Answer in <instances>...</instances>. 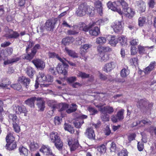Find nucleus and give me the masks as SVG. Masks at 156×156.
I'll return each mask as SVG.
<instances>
[{"instance_id": "1", "label": "nucleus", "mask_w": 156, "mask_h": 156, "mask_svg": "<svg viewBox=\"0 0 156 156\" xmlns=\"http://www.w3.org/2000/svg\"><path fill=\"white\" fill-rule=\"evenodd\" d=\"M153 105L152 103H149L145 99L139 100L137 104V106L140 108L141 111L147 113L151 110Z\"/></svg>"}, {"instance_id": "2", "label": "nucleus", "mask_w": 156, "mask_h": 156, "mask_svg": "<svg viewBox=\"0 0 156 156\" xmlns=\"http://www.w3.org/2000/svg\"><path fill=\"white\" fill-rule=\"evenodd\" d=\"M122 13L120 15L124 14L127 17L129 18H132L135 14L134 9L128 7V4L124 1L122 2Z\"/></svg>"}, {"instance_id": "3", "label": "nucleus", "mask_w": 156, "mask_h": 156, "mask_svg": "<svg viewBox=\"0 0 156 156\" xmlns=\"http://www.w3.org/2000/svg\"><path fill=\"white\" fill-rule=\"evenodd\" d=\"M124 1V0H118L112 2L109 1L107 4L108 8L111 10L118 12L119 14L122 13L121 9L118 6L120 5H122V2Z\"/></svg>"}, {"instance_id": "4", "label": "nucleus", "mask_w": 156, "mask_h": 156, "mask_svg": "<svg viewBox=\"0 0 156 156\" xmlns=\"http://www.w3.org/2000/svg\"><path fill=\"white\" fill-rule=\"evenodd\" d=\"M53 77L51 75H46L43 73H39L37 79L36 80V83L35 84L36 88L38 87L37 85V83H43L45 82H51L53 81Z\"/></svg>"}, {"instance_id": "5", "label": "nucleus", "mask_w": 156, "mask_h": 156, "mask_svg": "<svg viewBox=\"0 0 156 156\" xmlns=\"http://www.w3.org/2000/svg\"><path fill=\"white\" fill-rule=\"evenodd\" d=\"M66 59H65L64 62H62V64L58 63L56 68L57 72L59 74H62L64 75H66L67 73V69L68 65L66 63Z\"/></svg>"}, {"instance_id": "6", "label": "nucleus", "mask_w": 156, "mask_h": 156, "mask_svg": "<svg viewBox=\"0 0 156 156\" xmlns=\"http://www.w3.org/2000/svg\"><path fill=\"white\" fill-rule=\"evenodd\" d=\"M40 48V46L39 44H37L31 50V51H28L27 53V54L25 56V59L29 60H31L36 54L37 50Z\"/></svg>"}, {"instance_id": "7", "label": "nucleus", "mask_w": 156, "mask_h": 156, "mask_svg": "<svg viewBox=\"0 0 156 156\" xmlns=\"http://www.w3.org/2000/svg\"><path fill=\"white\" fill-rule=\"evenodd\" d=\"M68 144L70 147L71 151H74L79 146V143L76 139H69L68 140Z\"/></svg>"}, {"instance_id": "8", "label": "nucleus", "mask_w": 156, "mask_h": 156, "mask_svg": "<svg viewBox=\"0 0 156 156\" xmlns=\"http://www.w3.org/2000/svg\"><path fill=\"white\" fill-rule=\"evenodd\" d=\"M112 27L116 33L121 32L123 29L122 22L119 21H116L112 25Z\"/></svg>"}, {"instance_id": "9", "label": "nucleus", "mask_w": 156, "mask_h": 156, "mask_svg": "<svg viewBox=\"0 0 156 156\" xmlns=\"http://www.w3.org/2000/svg\"><path fill=\"white\" fill-rule=\"evenodd\" d=\"M40 152L44 156H49L54 155L48 146H43L40 150Z\"/></svg>"}, {"instance_id": "10", "label": "nucleus", "mask_w": 156, "mask_h": 156, "mask_svg": "<svg viewBox=\"0 0 156 156\" xmlns=\"http://www.w3.org/2000/svg\"><path fill=\"white\" fill-rule=\"evenodd\" d=\"M96 107L100 108V111L101 113H106L111 114L114 111L113 107L109 106H107L103 108H101L100 105H97L96 106Z\"/></svg>"}, {"instance_id": "11", "label": "nucleus", "mask_w": 156, "mask_h": 156, "mask_svg": "<svg viewBox=\"0 0 156 156\" xmlns=\"http://www.w3.org/2000/svg\"><path fill=\"white\" fill-rule=\"evenodd\" d=\"M85 134L86 136L90 139L94 140L95 139V135L92 128H87L85 133Z\"/></svg>"}, {"instance_id": "12", "label": "nucleus", "mask_w": 156, "mask_h": 156, "mask_svg": "<svg viewBox=\"0 0 156 156\" xmlns=\"http://www.w3.org/2000/svg\"><path fill=\"white\" fill-rule=\"evenodd\" d=\"M32 62L37 68L41 69H43L45 66V63L40 59H36L32 60Z\"/></svg>"}, {"instance_id": "13", "label": "nucleus", "mask_w": 156, "mask_h": 156, "mask_svg": "<svg viewBox=\"0 0 156 156\" xmlns=\"http://www.w3.org/2000/svg\"><path fill=\"white\" fill-rule=\"evenodd\" d=\"M55 24L54 20H48L45 23V28L48 30H51L54 28Z\"/></svg>"}, {"instance_id": "14", "label": "nucleus", "mask_w": 156, "mask_h": 156, "mask_svg": "<svg viewBox=\"0 0 156 156\" xmlns=\"http://www.w3.org/2000/svg\"><path fill=\"white\" fill-rule=\"evenodd\" d=\"M26 107L23 105H15L14 107V110L16 113L18 114H20L24 112L26 109Z\"/></svg>"}, {"instance_id": "15", "label": "nucleus", "mask_w": 156, "mask_h": 156, "mask_svg": "<svg viewBox=\"0 0 156 156\" xmlns=\"http://www.w3.org/2000/svg\"><path fill=\"white\" fill-rule=\"evenodd\" d=\"M18 80L19 82L23 83L27 88L29 86L30 82V80L29 78L24 76L20 77Z\"/></svg>"}, {"instance_id": "16", "label": "nucleus", "mask_w": 156, "mask_h": 156, "mask_svg": "<svg viewBox=\"0 0 156 156\" xmlns=\"http://www.w3.org/2000/svg\"><path fill=\"white\" fill-rule=\"evenodd\" d=\"M115 67V63L111 62L106 64L103 68V70L106 72H108L112 70Z\"/></svg>"}, {"instance_id": "17", "label": "nucleus", "mask_w": 156, "mask_h": 156, "mask_svg": "<svg viewBox=\"0 0 156 156\" xmlns=\"http://www.w3.org/2000/svg\"><path fill=\"white\" fill-rule=\"evenodd\" d=\"M13 49L11 47H8L5 51H2L0 56L2 57H6L8 55H10L13 52Z\"/></svg>"}, {"instance_id": "18", "label": "nucleus", "mask_w": 156, "mask_h": 156, "mask_svg": "<svg viewBox=\"0 0 156 156\" xmlns=\"http://www.w3.org/2000/svg\"><path fill=\"white\" fill-rule=\"evenodd\" d=\"M77 107V105L74 103H72L70 105L68 104V107L66 112L68 114L75 112L76 110Z\"/></svg>"}, {"instance_id": "19", "label": "nucleus", "mask_w": 156, "mask_h": 156, "mask_svg": "<svg viewBox=\"0 0 156 156\" xmlns=\"http://www.w3.org/2000/svg\"><path fill=\"white\" fill-rule=\"evenodd\" d=\"M36 100L38 101L37 104L38 108L40 111H43L45 107L44 101L41 98H37Z\"/></svg>"}, {"instance_id": "20", "label": "nucleus", "mask_w": 156, "mask_h": 156, "mask_svg": "<svg viewBox=\"0 0 156 156\" xmlns=\"http://www.w3.org/2000/svg\"><path fill=\"white\" fill-rule=\"evenodd\" d=\"M75 39L72 37H67L63 38L62 41V43L65 45H69L74 41Z\"/></svg>"}, {"instance_id": "21", "label": "nucleus", "mask_w": 156, "mask_h": 156, "mask_svg": "<svg viewBox=\"0 0 156 156\" xmlns=\"http://www.w3.org/2000/svg\"><path fill=\"white\" fill-rule=\"evenodd\" d=\"M10 34H6L5 36L8 39L16 38L20 36V34L16 31H14L12 30L9 31Z\"/></svg>"}, {"instance_id": "22", "label": "nucleus", "mask_w": 156, "mask_h": 156, "mask_svg": "<svg viewBox=\"0 0 156 156\" xmlns=\"http://www.w3.org/2000/svg\"><path fill=\"white\" fill-rule=\"evenodd\" d=\"M100 32V29L97 27H94L89 31V34L91 36H97L99 34Z\"/></svg>"}, {"instance_id": "23", "label": "nucleus", "mask_w": 156, "mask_h": 156, "mask_svg": "<svg viewBox=\"0 0 156 156\" xmlns=\"http://www.w3.org/2000/svg\"><path fill=\"white\" fill-rule=\"evenodd\" d=\"M48 56L50 58H56L60 61L62 62H64L65 58H60L58 54L55 52H49L48 53Z\"/></svg>"}, {"instance_id": "24", "label": "nucleus", "mask_w": 156, "mask_h": 156, "mask_svg": "<svg viewBox=\"0 0 156 156\" xmlns=\"http://www.w3.org/2000/svg\"><path fill=\"white\" fill-rule=\"evenodd\" d=\"M153 48V46H151L150 47H144L140 45L138 46L139 53L140 54H145L146 53V51L147 50V49H152Z\"/></svg>"}, {"instance_id": "25", "label": "nucleus", "mask_w": 156, "mask_h": 156, "mask_svg": "<svg viewBox=\"0 0 156 156\" xmlns=\"http://www.w3.org/2000/svg\"><path fill=\"white\" fill-rule=\"evenodd\" d=\"M94 5L98 12L101 16L102 14V7L101 2L99 1H97L95 2Z\"/></svg>"}, {"instance_id": "26", "label": "nucleus", "mask_w": 156, "mask_h": 156, "mask_svg": "<svg viewBox=\"0 0 156 156\" xmlns=\"http://www.w3.org/2000/svg\"><path fill=\"white\" fill-rule=\"evenodd\" d=\"M50 137L51 141L54 143L60 139L57 133L55 132H52L51 133Z\"/></svg>"}, {"instance_id": "27", "label": "nucleus", "mask_w": 156, "mask_h": 156, "mask_svg": "<svg viewBox=\"0 0 156 156\" xmlns=\"http://www.w3.org/2000/svg\"><path fill=\"white\" fill-rule=\"evenodd\" d=\"M137 6L138 9L142 12H145L146 8V5L145 3L142 1H140L137 2Z\"/></svg>"}, {"instance_id": "28", "label": "nucleus", "mask_w": 156, "mask_h": 156, "mask_svg": "<svg viewBox=\"0 0 156 156\" xmlns=\"http://www.w3.org/2000/svg\"><path fill=\"white\" fill-rule=\"evenodd\" d=\"M36 97H32L25 101V103L29 106L31 107H33L34 106V102L36 100Z\"/></svg>"}, {"instance_id": "29", "label": "nucleus", "mask_w": 156, "mask_h": 156, "mask_svg": "<svg viewBox=\"0 0 156 156\" xmlns=\"http://www.w3.org/2000/svg\"><path fill=\"white\" fill-rule=\"evenodd\" d=\"M77 27H79V30L85 32H87L89 29L90 28V26L87 25L84 23H82L79 24V26Z\"/></svg>"}, {"instance_id": "30", "label": "nucleus", "mask_w": 156, "mask_h": 156, "mask_svg": "<svg viewBox=\"0 0 156 156\" xmlns=\"http://www.w3.org/2000/svg\"><path fill=\"white\" fill-rule=\"evenodd\" d=\"M109 38H110V40L109 41V43L112 46H115L116 44L118 42V38L115 37V36H112L111 35L109 36Z\"/></svg>"}, {"instance_id": "31", "label": "nucleus", "mask_w": 156, "mask_h": 156, "mask_svg": "<svg viewBox=\"0 0 156 156\" xmlns=\"http://www.w3.org/2000/svg\"><path fill=\"white\" fill-rule=\"evenodd\" d=\"M155 64V62L154 61L151 62L149 65L144 69V72L145 73L147 74L149 73L154 68Z\"/></svg>"}, {"instance_id": "32", "label": "nucleus", "mask_w": 156, "mask_h": 156, "mask_svg": "<svg viewBox=\"0 0 156 156\" xmlns=\"http://www.w3.org/2000/svg\"><path fill=\"white\" fill-rule=\"evenodd\" d=\"M16 147V144L15 142H11L7 143L5 146V148L9 150H12L15 149Z\"/></svg>"}, {"instance_id": "33", "label": "nucleus", "mask_w": 156, "mask_h": 156, "mask_svg": "<svg viewBox=\"0 0 156 156\" xmlns=\"http://www.w3.org/2000/svg\"><path fill=\"white\" fill-rule=\"evenodd\" d=\"M65 50L69 56L74 58L77 57V54L74 51L69 50L67 47L65 48Z\"/></svg>"}, {"instance_id": "34", "label": "nucleus", "mask_w": 156, "mask_h": 156, "mask_svg": "<svg viewBox=\"0 0 156 156\" xmlns=\"http://www.w3.org/2000/svg\"><path fill=\"white\" fill-rule=\"evenodd\" d=\"M9 120L12 122V124L18 122V120L16 115L14 114H10L9 115Z\"/></svg>"}, {"instance_id": "35", "label": "nucleus", "mask_w": 156, "mask_h": 156, "mask_svg": "<svg viewBox=\"0 0 156 156\" xmlns=\"http://www.w3.org/2000/svg\"><path fill=\"white\" fill-rule=\"evenodd\" d=\"M68 107V104L65 103H61L59 104L58 105L57 108H58L59 109V111L60 112H62L65 110H66V111Z\"/></svg>"}, {"instance_id": "36", "label": "nucleus", "mask_w": 156, "mask_h": 156, "mask_svg": "<svg viewBox=\"0 0 156 156\" xmlns=\"http://www.w3.org/2000/svg\"><path fill=\"white\" fill-rule=\"evenodd\" d=\"M73 28L75 29L77 27H78L77 26L73 25ZM79 31L77 30H75L74 29L73 30H68L67 32V34L68 35H76L78 34L79 33Z\"/></svg>"}, {"instance_id": "37", "label": "nucleus", "mask_w": 156, "mask_h": 156, "mask_svg": "<svg viewBox=\"0 0 156 156\" xmlns=\"http://www.w3.org/2000/svg\"><path fill=\"white\" fill-rule=\"evenodd\" d=\"M26 72L27 75L30 78L33 76L34 71V69L30 66L27 67L26 69Z\"/></svg>"}, {"instance_id": "38", "label": "nucleus", "mask_w": 156, "mask_h": 156, "mask_svg": "<svg viewBox=\"0 0 156 156\" xmlns=\"http://www.w3.org/2000/svg\"><path fill=\"white\" fill-rule=\"evenodd\" d=\"M129 70L128 69L127 67L126 68H123L121 71V76L123 78L126 77L129 74Z\"/></svg>"}, {"instance_id": "39", "label": "nucleus", "mask_w": 156, "mask_h": 156, "mask_svg": "<svg viewBox=\"0 0 156 156\" xmlns=\"http://www.w3.org/2000/svg\"><path fill=\"white\" fill-rule=\"evenodd\" d=\"M19 59V58L17 57L12 58L5 61L4 62V64L5 65H7L9 64H12L14 63L17 62Z\"/></svg>"}, {"instance_id": "40", "label": "nucleus", "mask_w": 156, "mask_h": 156, "mask_svg": "<svg viewBox=\"0 0 156 156\" xmlns=\"http://www.w3.org/2000/svg\"><path fill=\"white\" fill-rule=\"evenodd\" d=\"M48 104L49 106L51 107V109H55L57 108L58 105L56 102L54 100H50L48 101Z\"/></svg>"}, {"instance_id": "41", "label": "nucleus", "mask_w": 156, "mask_h": 156, "mask_svg": "<svg viewBox=\"0 0 156 156\" xmlns=\"http://www.w3.org/2000/svg\"><path fill=\"white\" fill-rule=\"evenodd\" d=\"M64 128L66 130H67L71 133H73L74 132V129L73 127L71 125L65 123L64 126Z\"/></svg>"}, {"instance_id": "42", "label": "nucleus", "mask_w": 156, "mask_h": 156, "mask_svg": "<svg viewBox=\"0 0 156 156\" xmlns=\"http://www.w3.org/2000/svg\"><path fill=\"white\" fill-rule=\"evenodd\" d=\"M19 151L21 155H23L27 156L28 154V149L23 146L20 147L19 148Z\"/></svg>"}, {"instance_id": "43", "label": "nucleus", "mask_w": 156, "mask_h": 156, "mask_svg": "<svg viewBox=\"0 0 156 156\" xmlns=\"http://www.w3.org/2000/svg\"><path fill=\"white\" fill-rule=\"evenodd\" d=\"M146 20V18L144 17H140L139 18L138 20V25L140 27L144 26Z\"/></svg>"}, {"instance_id": "44", "label": "nucleus", "mask_w": 156, "mask_h": 156, "mask_svg": "<svg viewBox=\"0 0 156 156\" xmlns=\"http://www.w3.org/2000/svg\"><path fill=\"white\" fill-rule=\"evenodd\" d=\"M118 42H119L121 45L125 46L126 44V39L123 36L119 37L118 38Z\"/></svg>"}, {"instance_id": "45", "label": "nucleus", "mask_w": 156, "mask_h": 156, "mask_svg": "<svg viewBox=\"0 0 156 156\" xmlns=\"http://www.w3.org/2000/svg\"><path fill=\"white\" fill-rule=\"evenodd\" d=\"M87 13L91 16H93L94 14V8L92 6H88L87 5Z\"/></svg>"}, {"instance_id": "46", "label": "nucleus", "mask_w": 156, "mask_h": 156, "mask_svg": "<svg viewBox=\"0 0 156 156\" xmlns=\"http://www.w3.org/2000/svg\"><path fill=\"white\" fill-rule=\"evenodd\" d=\"M54 143L57 148L58 150L62 149L63 146V144L60 139L57 140V141Z\"/></svg>"}, {"instance_id": "47", "label": "nucleus", "mask_w": 156, "mask_h": 156, "mask_svg": "<svg viewBox=\"0 0 156 156\" xmlns=\"http://www.w3.org/2000/svg\"><path fill=\"white\" fill-rule=\"evenodd\" d=\"M100 57L101 58V62H106L108 59V55L105 53H100Z\"/></svg>"}, {"instance_id": "48", "label": "nucleus", "mask_w": 156, "mask_h": 156, "mask_svg": "<svg viewBox=\"0 0 156 156\" xmlns=\"http://www.w3.org/2000/svg\"><path fill=\"white\" fill-rule=\"evenodd\" d=\"M6 140L7 143H8L14 141V138L13 136L11 133H9L8 134L6 137Z\"/></svg>"}, {"instance_id": "49", "label": "nucleus", "mask_w": 156, "mask_h": 156, "mask_svg": "<svg viewBox=\"0 0 156 156\" xmlns=\"http://www.w3.org/2000/svg\"><path fill=\"white\" fill-rule=\"evenodd\" d=\"M124 111V110L123 109H121L117 112L116 115L118 117V119H119V120H120L123 119V113Z\"/></svg>"}, {"instance_id": "50", "label": "nucleus", "mask_w": 156, "mask_h": 156, "mask_svg": "<svg viewBox=\"0 0 156 156\" xmlns=\"http://www.w3.org/2000/svg\"><path fill=\"white\" fill-rule=\"evenodd\" d=\"M106 38L104 37H100L97 38L96 42L97 44H103L106 41Z\"/></svg>"}, {"instance_id": "51", "label": "nucleus", "mask_w": 156, "mask_h": 156, "mask_svg": "<svg viewBox=\"0 0 156 156\" xmlns=\"http://www.w3.org/2000/svg\"><path fill=\"white\" fill-rule=\"evenodd\" d=\"M97 150L98 151L101 153H104L105 152L106 149L105 146L104 144L98 146Z\"/></svg>"}, {"instance_id": "52", "label": "nucleus", "mask_w": 156, "mask_h": 156, "mask_svg": "<svg viewBox=\"0 0 156 156\" xmlns=\"http://www.w3.org/2000/svg\"><path fill=\"white\" fill-rule=\"evenodd\" d=\"M84 123V121L83 119H81L79 121H76L74 122L73 123L75 127L77 128H79Z\"/></svg>"}, {"instance_id": "53", "label": "nucleus", "mask_w": 156, "mask_h": 156, "mask_svg": "<svg viewBox=\"0 0 156 156\" xmlns=\"http://www.w3.org/2000/svg\"><path fill=\"white\" fill-rule=\"evenodd\" d=\"M108 22V20L106 19H100L98 20L96 22L97 25H103L106 23Z\"/></svg>"}, {"instance_id": "54", "label": "nucleus", "mask_w": 156, "mask_h": 156, "mask_svg": "<svg viewBox=\"0 0 156 156\" xmlns=\"http://www.w3.org/2000/svg\"><path fill=\"white\" fill-rule=\"evenodd\" d=\"M140 124L142 126H143L142 124V123H143L144 125L146 124H149L150 125L151 124V122L147 119H143L141 121H140Z\"/></svg>"}, {"instance_id": "55", "label": "nucleus", "mask_w": 156, "mask_h": 156, "mask_svg": "<svg viewBox=\"0 0 156 156\" xmlns=\"http://www.w3.org/2000/svg\"><path fill=\"white\" fill-rule=\"evenodd\" d=\"M76 80V77L75 76H71L68 77L66 79L67 82L71 84Z\"/></svg>"}, {"instance_id": "56", "label": "nucleus", "mask_w": 156, "mask_h": 156, "mask_svg": "<svg viewBox=\"0 0 156 156\" xmlns=\"http://www.w3.org/2000/svg\"><path fill=\"white\" fill-rule=\"evenodd\" d=\"M39 147L38 144L34 142H32L30 145V149L33 151L37 149Z\"/></svg>"}, {"instance_id": "57", "label": "nucleus", "mask_w": 156, "mask_h": 156, "mask_svg": "<svg viewBox=\"0 0 156 156\" xmlns=\"http://www.w3.org/2000/svg\"><path fill=\"white\" fill-rule=\"evenodd\" d=\"M11 86L14 89L18 91H21L22 86L20 83L15 84L11 85Z\"/></svg>"}, {"instance_id": "58", "label": "nucleus", "mask_w": 156, "mask_h": 156, "mask_svg": "<svg viewBox=\"0 0 156 156\" xmlns=\"http://www.w3.org/2000/svg\"><path fill=\"white\" fill-rule=\"evenodd\" d=\"M87 110L90 112V114L92 115H94L98 113L97 110L90 106L88 107L87 108Z\"/></svg>"}, {"instance_id": "59", "label": "nucleus", "mask_w": 156, "mask_h": 156, "mask_svg": "<svg viewBox=\"0 0 156 156\" xmlns=\"http://www.w3.org/2000/svg\"><path fill=\"white\" fill-rule=\"evenodd\" d=\"M77 76L82 78H86L89 77L90 75L84 72H79Z\"/></svg>"}, {"instance_id": "60", "label": "nucleus", "mask_w": 156, "mask_h": 156, "mask_svg": "<svg viewBox=\"0 0 156 156\" xmlns=\"http://www.w3.org/2000/svg\"><path fill=\"white\" fill-rule=\"evenodd\" d=\"M101 118L104 121H108L109 120V116L107 113H102Z\"/></svg>"}, {"instance_id": "61", "label": "nucleus", "mask_w": 156, "mask_h": 156, "mask_svg": "<svg viewBox=\"0 0 156 156\" xmlns=\"http://www.w3.org/2000/svg\"><path fill=\"white\" fill-rule=\"evenodd\" d=\"M81 9H79V8L76 11V13L78 16H82L86 14V12L83 11H81Z\"/></svg>"}, {"instance_id": "62", "label": "nucleus", "mask_w": 156, "mask_h": 156, "mask_svg": "<svg viewBox=\"0 0 156 156\" xmlns=\"http://www.w3.org/2000/svg\"><path fill=\"white\" fill-rule=\"evenodd\" d=\"M79 9H81V11H83L86 12L87 13V5L86 4L84 3H83L81 4L79 6L78 8Z\"/></svg>"}, {"instance_id": "63", "label": "nucleus", "mask_w": 156, "mask_h": 156, "mask_svg": "<svg viewBox=\"0 0 156 156\" xmlns=\"http://www.w3.org/2000/svg\"><path fill=\"white\" fill-rule=\"evenodd\" d=\"M118 156H128V152L126 149L122 150L119 153Z\"/></svg>"}, {"instance_id": "64", "label": "nucleus", "mask_w": 156, "mask_h": 156, "mask_svg": "<svg viewBox=\"0 0 156 156\" xmlns=\"http://www.w3.org/2000/svg\"><path fill=\"white\" fill-rule=\"evenodd\" d=\"M18 123L12 124L14 130L16 133H19L20 131V127L18 124Z\"/></svg>"}]
</instances>
